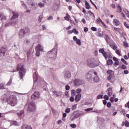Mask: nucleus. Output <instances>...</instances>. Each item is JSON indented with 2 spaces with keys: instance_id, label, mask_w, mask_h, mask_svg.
<instances>
[{
  "instance_id": "nucleus-6",
  "label": "nucleus",
  "mask_w": 129,
  "mask_h": 129,
  "mask_svg": "<svg viewBox=\"0 0 129 129\" xmlns=\"http://www.w3.org/2000/svg\"><path fill=\"white\" fill-rule=\"evenodd\" d=\"M97 73L94 71H90L88 73L86 74V78L87 79H90L92 78V76H94V75H96Z\"/></svg>"
},
{
  "instance_id": "nucleus-35",
  "label": "nucleus",
  "mask_w": 129,
  "mask_h": 129,
  "mask_svg": "<svg viewBox=\"0 0 129 129\" xmlns=\"http://www.w3.org/2000/svg\"><path fill=\"white\" fill-rule=\"evenodd\" d=\"M35 50H36V56L37 57H39L40 55H41V53H40V52H41V51L38 50L37 49H35Z\"/></svg>"
},
{
  "instance_id": "nucleus-54",
  "label": "nucleus",
  "mask_w": 129,
  "mask_h": 129,
  "mask_svg": "<svg viewBox=\"0 0 129 129\" xmlns=\"http://www.w3.org/2000/svg\"><path fill=\"white\" fill-rule=\"evenodd\" d=\"M25 44H26L27 45H29L30 44V40L29 39H26L24 41Z\"/></svg>"
},
{
  "instance_id": "nucleus-55",
  "label": "nucleus",
  "mask_w": 129,
  "mask_h": 129,
  "mask_svg": "<svg viewBox=\"0 0 129 129\" xmlns=\"http://www.w3.org/2000/svg\"><path fill=\"white\" fill-rule=\"evenodd\" d=\"M81 91H82L81 89L79 88L76 90V92L78 94H79L80 92H81Z\"/></svg>"
},
{
  "instance_id": "nucleus-34",
  "label": "nucleus",
  "mask_w": 129,
  "mask_h": 129,
  "mask_svg": "<svg viewBox=\"0 0 129 129\" xmlns=\"http://www.w3.org/2000/svg\"><path fill=\"white\" fill-rule=\"evenodd\" d=\"M32 56V52H31V51H28L27 52V58L28 59L30 58V57Z\"/></svg>"
},
{
  "instance_id": "nucleus-32",
  "label": "nucleus",
  "mask_w": 129,
  "mask_h": 129,
  "mask_svg": "<svg viewBox=\"0 0 129 129\" xmlns=\"http://www.w3.org/2000/svg\"><path fill=\"white\" fill-rule=\"evenodd\" d=\"M12 82H13V78L12 77H11L10 78V80L7 84V86H10V85H11L12 84Z\"/></svg>"
},
{
  "instance_id": "nucleus-9",
  "label": "nucleus",
  "mask_w": 129,
  "mask_h": 129,
  "mask_svg": "<svg viewBox=\"0 0 129 129\" xmlns=\"http://www.w3.org/2000/svg\"><path fill=\"white\" fill-rule=\"evenodd\" d=\"M63 77L65 79H69V78H71L72 75L70 71L67 70L63 72Z\"/></svg>"
},
{
  "instance_id": "nucleus-40",
  "label": "nucleus",
  "mask_w": 129,
  "mask_h": 129,
  "mask_svg": "<svg viewBox=\"0 0 129 129\" xmlns=\"http://www.w3.org/2000/svg\"><path fill=\"white\" fill-rule=\"evenodd\" d=\"M27 3L28 5H33V4H34V0H28Z\"/></svg>"
},
{
  "instance_id": "nucleus-62",
  "label": "nucleus",
  "mask_w": 129,
  "mask_h": 129,
  "mask_svg": "<svg viewBox=\"0 0 129 129\" xmlns=\"http://www.w3.org/2000/svg\"><path fill=\"white\" fill-rule=\"evenodd\" d=\"M70 89V85H67L66 86V90H69Z\"/></svg>"
},
{
  "instance_id": "nucleus-4",
  "label": "nucleus",
  "mask_w": 129,
  "mask_h": 129,
  "mask_svg": "<svg viewBox=\"0 0 129 129\" xmlns=\"http://www.w3.org/2000/svg\"><path fill=\"white\" fill-rule=\"evenodd\" d=\"M108 73L109 76L108 77V80L110 81L111 83H113L114 82V72L111 70H108Z\"/></svg>"
},
{
  "instance_id": "nucleus-8",
  "label": "nucleus",
  "mask_w": 129,
  "mask_h": 129,
  "mask_svg": "<svg viewBox=\"0 0 129 129\" xmlns=\"http://www.w3.org/2000/svg\"><path fill=\"white\" fill-rule=\"evenodd\" d=\"M87 64L90 67H95V60L94 58H89L87 60Z\"/></svg>"
},
{
  "instance_id": "nucleus-58",
  "label": "nucleus",
  "mask_w": 129,
  "mask_h": 129,
  "mask_svg": "<svg viewBox=\"0 0 129 129\" xmlns=\"http://www.w3.org/2000/svg\"><path fill=\"white\" fill-rule=\"evenodd\" d=\"M70 100L71 102H73V101H74V100H75V99L74 98V97H71L70 98Z\"/></svg>"
},
{
  "instance_id": "nucleus-5",
  "label": "nucleus",
  "mask_w": 129,
  "mask_h": 129,
  "mask_svg": "<svg viewBox=\"0 0 129 129\" xmlns=\"http://www.w3.org/2000/svg\"><path fill=\"white\" fill-rule=\"evenodd\" d=\"M27 110L28 111H35L36 110V105L33 102L28 103Z\"/></svg>"
},
{
  "instance_id": "nucleus-41",
  "label": "nucleus",
  "mask_w": 129,
  "mask_h": 129,
  "mask_svg": "<svg viewBox=\"0 0 129 129\" xmlns=\"http://www.w3.org/2000/svg\"><path fill=\"white\" fill-rule=\"evenodd\" d=\"M97 22L98 24L100 23H101V24H103V22L102 21V20H101L100 18H98V19H97Z\"/></svg>"
},
{
  "instance_id": "nucleus-20",
  "label": "nucleus",
  "mask_w": 129,
  "mask_h": 129,
  "mask_svg": "<svg viewBox=\"0 0 129 129\" xmlns=\"http://www.w3.org/2000/svg\"><path fill=\"white\" fill-rule=\"evenodd\" d=\"M82 115V113H78L77 115H75L73 117H72L71 118L72 121H73V120H75L76 118H77V117H79V116H80V115Z\"/></svg>"
},
{
  "instance_id": "nucleus-46",
  "label": "nucleus",
  "mask_w": 129,
  "mask_h": 129,
  "mask_svg": "<svg viewBox=\"0 0 129 129\" xmlns=\"http://www.w3.org/2000/svg\"><path fill=\"white\" fill-rule=\"evenodd\" d=\"M93 110V108L91 107L87 109H85V111H87V112L91 111V110Z\"/></svg>"
},
{
  "instance_id": "nucleus-37",
  "label": "nucleus",
  "mask_w": 129,
  "mask_h": 129,
  "mask_svg": "<svg viewBox=\"0 0 129 129\" xmlns=\"http://www.w3.org/2000/svg\"><path fill=\"white\" fill-rule=\"evenodd\" d=\"M31 6H32V8L33 9V10H36V9H37V8H38V6H37V5H36L34 3L31 4Z\"/></svg>"
},
{
  "instance_id": "nucleus-21",
  "label": "nucleus",
  "mask_w": 129,
  "mask_h": 129,
  "mask_svg": "<svg viewBox=\"0 0 129 129\" xmlns=\"http://www.w3.org/2000/svg\"><path fill=\"white\" fill-rule=\"evenodd\" d=\"M81 99V94H78L75 97V101L78 102Z\"/></svg>"
},
{
  "instance_id": "nucleus-49",
  "label": "nucleus",
  "mask_w": 129,
  "mask_h": 129,
  "mask_svg": "<svg viewBox=\"0 0 129 129\" xmlns=\"http://www.w3.org/2000/svg\"><path fill=\"white\" fill-rule=\"evenodd\" d=\"M124 124H125V126L126 127H129V122L128 121H125L124 122Z\"/></svg>"
},
{
  "instance_id": "nucleus-59",
  "label": "nucleus",
  "mask_w": 129,
  "mask_h": 129,
  "mask_svg": "<svg viewBox=\"0 0 129 129\" xmlns=\"http://www.w3.org/2000/svg\"><path fill=\"white\" fill-rule=\"evenodd\" d=\"M73 33H74V34H78V31H77V30H76V29H75V28H74L73 30Z\"/></svg>"
},
{
  "instance_id": "nucleus-42",
  "label": "nucleus",
  "mask_w": 129,
  "mask_h": 129,
  "mask_svg": "<svg viewBox=\"0 0 129 129\" xmlns=\"http://www.w3.org/2000/svg\"><path fill=\"white\" fill-rule=\"evenodd\" d=\"M99 52L100 53H102V55H103V54H104L105 51H104V48H102V49H100L99 50Z\"/></svg>"
},
{
  "instance_id": "nucleus-30",
  "label": "nucleus",
  "mask_w": 129,
  "mask_h": 129,
  "mask_svg": "<svg viewBox=\"0 0 129 129\" xmlns=\"http://www.w3.org/2000/svg\"><path fill=\"white\" fill-rule=\"evenodd\" d=\"M11 124H12L13 125H17L18 126H19V125H20V124L18 123V122H17V121H13L11 122Z\"/></svg>"
},
{
  "instance_id": "nucleus-25",
  "label": "nucleus",
  "mask_w": 129,
  "mask_h": 129,
  "mask_svg": "<svg viewBox=\"0 0 129 129\" xmlns=\"http://www.w3.org/2000/svg\"><path fill=\"white\" fill-rule=\"evenodd\" d=\"M105 40L106 41L107 43L109 44L110 43V38H109V36L107 35H105Z\"/></svg>"
},
{
  "instance_id": "nucleus-56",
  "label": "nucleus",
  "mask_w": 129,
  "mask_h": 129,
  "mask_svg": "<svg viewBox=\"0 0 129 129\" xmlns=\"http://www.w3.org/2000/svg\"><path fill=\"white\" fill-rule=\"evenodd\" d=\"M91 30H92V31H93V32H96V31H97V28H96V27H92L91 28Z\"/></svg>"
},
{
  "instance_id": "nucleus-44",
  "label": "nucleus",
  "mask_w": 129,
  "mask_h": 129,
  "mask_svg": "<svg viewBox=\"0 0 129 129\" xmlns=\"http://www.w3.org/2000/svg\"><path fill=\"white\" fill-rule=\"evenodd\" d=\"M76 43L77 44V45H78V46H81V41L80 40V39H78L76 41Z\"/></svg>"
},
{
  "instance_id": "nucleus-3",
  "label": "nucleus",
  "mask_w": 129,
  "mask_h": 129,
  "mask_svg": "<svg viewBox=\"0 0 129 129\" xmlns=\"http://www.w3.org/2000/svg\"><path fill=\"white\" fill-rule=\"evenodd\" d=\"M25 34H30V28H29V27H25L20 30L19 36L20 39L24 38Z\"/></svg>"
},
{
  "instance_id": "nucleus-45",
  "label": "nucleus",
  "mask_w": 129,
  "mask_h": 129,
  "mask_svg": "<svg viewBox=\"0 0 129 129\" xmlns=\"http://www.w3.org/2000/svg\"><path fill=\"white\" fill-rule=\"evenodd\" d=\"M70 111H71V109L70 108H67L66 109L65 112H66V113H69Z\"/></svg>"
},
{
  "instance_id": "nucleus-31",
  "label": "nucleus",
  "mask_w": 129,
  "mask_h": 129,
  "mask_svg": "<svg viewBox=\"0 0 129 129\" xmlns=\"http://www.w3.org/2000/svg\"><path fill=\"white\" fill-rule=\"evenodd\" d=\"M18 116H24V111H20V112L17 113Z\"/></svg>"
},
{
  "instance_id": "nucleus-1",
  "label": "nucleus",
  "mask_w": 129,
  "mask_h": 129,
  "mask_svg": "<svg viewBox=\"0 0 129 129\" xmlns=\"http://www.w3.org/2000/svg\"><path fill=\"white\" fill-rule=\"evenodd\" d=\"M19 70L20 78V79H23L24 76H25V73H26V69L24 68V66H22L21 63H19L17 65V71H19Z\"/></svg>"
},
{
  "instance_id": "nucleus-50",
  "label": "nucleus",
  "mask_w": 129,
  "mask_h": 129,
  "mask_svg": "<svg viewBox=\"0 0 129 129\" xmlns=\"http://www.w3.org/2000/svg\"><path fill=\"white\" fill-rule=\"evenodd\" d=\"M121 61H122V62H123V63L125 64V65H127L128 63L124 59L122 58L121 59Z\"/></svg>"
},
{
  "instance_id": "nucleus-27",
  "label": "nucleus",
  "mask_w": 129,
  "mask_h": 129,
  "mask_svg": "<svg viewBox=\"0 0 129 129\" xmlns=\"http://www.w3.org/2000/svg\"><path fill=\"white\" fill-rule=\"evenodd\" d=\"M22 129H32V127H31V126L24 124L22 125Z\"/></svg>"
},
{
  "instance_id": "nucleus-14",
  "label": "nucleus",
  "mask_w": 129,
  "mask_h": 129,
  "mask_svg": "<svg viewBox=\"0 0 129 129\" xmlns=\"http://www.w3.org/2000/svg\"><path fill=\"white\" fill-rule=\"evenodd\" d=\"M33 71H34V73L33 77L34 83L35 84V83L37 82V80H38V75H37V71H36V70H34Z\"/></svg>"
},
{
  "instance_id": "nucleus-18",
  "label": "nucleus",
  "mask_w": 129,
  "mask_h": 129,
  "mask_svg": "<svg viewBox=\"0 0 129 129\" xmlns=\"http://www.w3.org/2000/svg\"><path fill=\"white\" fill-rule=\"evenodd\" d=\"M16 24H17V22H8V23L5 24V27H10V26H12H12H15V25H16Z\"/></svg>"
},
{
  "instance_id": "nucleus-36",
  "label": "nucleus",
  "mask_w": 129,
  "mask_h": 129,
  "mask_svg": "<svg viewBox=\"0 0 129 129\" xmlns=\"http://www.w3.org/2000/svg\"><path fill=\"white\" fill-rule=\"evenodd\" d=\"M113 62H112V60L111 59H108L107 60V65H112Z\"/></svg>"
},
{
  "instance_id": "nucleus-61",
  "label": "nucleus",
  "mask_w": 129,
  "mask_h": 129,
  "mask_svg": "<svg viewBox=\"0 0 129 129\" xmlns=\"http://www.w3.org/2000/svg\"><path fill=\"white\" fill-rule=\"evenodd\" d=\"M110 7L111 8H112V9H115L116 8L115 4H111Z\"/></svg>"
},
{
  "instance_id": "nucleus-13",
  "label": "nucleus",
  "mask_w": 129,
  "mask_h": 129,
  "mask_svg": "<svg viewBox=\"0 0 129 129\" xmlns=\"http://www.w3.org/2000/svg\"><path fill=\"white\" fill-rule=\"evenodd\" d=\"M35 50L40 51V52H43L44 51V47L43 46V45H41V44H38L35 47Z\"/></svg>"
},
{
  "instance_id": "nucleus-23",
  "label": "nucleus",
  "mask_w": 129,
  "mask_h": 129,
  "mask_svg": "<svg viewBox=\"0 0 129 129\" xmlns=\"http://www.w3.org/2000/svg\"><path fill=\"white\" fill-rule=\"evenodd\" d=\"M117 7V13H121L122 12V9L119 4L116 5Z\"/></svg>"
},
{
  "instance_id": "nucleus-63",
  "label": "nucleus",
  "mask_w": 129,
  "mask_h": 129,
  "mask_svg": "<svg viewBox=\"0 0 129 129\" xmlns=\"http://www.w3.org/2000/svg\"><path fill=\"white\" fill-rule=\"evenodd\" d=\"M5 88V86H4V84H0V89H4Z\"/></svg>"
},
{
  "instance_id": "nucleus-7",
  "label": "nucleus",
  "mask_w": 129,
  "mask_h": 129,
  "mask_svg": "<svg viewBox=\"0 0 129 129\" xmlns=\"http://www.w3.org/2000/svg\"><path fill=\"white\" fill-rule=\"evenodd\" d=\"M31 98L33 99V100H38V99L40 98V93L38 91L35 92L31 95Z\"/></svg>"
},
{
  "instance_id": "nucleus-17",
  "label": "nucleus",
  "mask_w": 129,
  "mask_h": 129,
  "mask_svg": "<svg viewBox=\"0 0 129 129\" xmlns=\"http://www.w3.org/2000/svg\"><path fill=\"white\" fill-rule=\"evenodd\" d=\"M12 14L13 16L11 19L12 21H13V20H15V19H17V18H19V14H18L17 12H13Z\"/></svg>"
},
{
  "instance_id": "nucleus-64",
  "label": "nucleus",
  "mask_w": 129,
  "mask_h": 129,
  "mask_svg": "<svg viewBox=\"0 0 129 129\" xmlns=\"http://www.w3.org/2000/svg\"><path fill=\"white\" fill-rule=\"evenodd\" d=\"M125 107H128L129 109V101L125 105Z\"/></svg>"
},
{
  "instance_id": "nucleus-22",
  "label": "nucleus",
  "mask_w": 129,
  "mask_h": 129,
  "mask_svg": "<svg viewBox=\"0 0 129 129\" xmlns=\"http://www.w3.org/2000/svg\"><path fill=\"white\" fill-rule=\"evenodd\" d=\"M113 23L114 25V26H119V24H120V22H119V21L116 19H114L113 20Z\"/></svg>"
},
{
  "instance_id": "nucleus-12",
  "label": "nucleus",
  "mask_w": 129,
  "mask_h": 129,
  "mask_svg": "<svg viewBox=\"0 0 129 129\" xmlns=\"http://www.w3.org/2000/svg\"><path fill=\"white\" fill-rule=\"evenodd\" d=\"M103 56L104 57L106 60H107V59H111L112 57L109 52L106 51H105V53H103Z\"/></svg>"
},
{
  "instance_id": "nucleus-39",
  "label": "nucleus",
  "mask_w": 129,
  "mask_h": 129,
  "mask_svg": "<svg viewBox=\"0 0 129 129\" xmlns=\"http://www.w3.org/2000/svg\"><path fill=\"white\" fill-rule=\"evenodd\" d=\"M38 6L39 8H43V7H45V4L40 2L38 3Z\"/></svg>"
},
{
  "instance_id": "nucleus-11",
  "label": "nucleus",
  "mask_w": 129,
  "mask_h": 129,
  "mask_svg": "<svg viewBox=\"0 0 129 129\" xmlns=\"http://www.w3.org/2000/svg\"><path fill=\"white\" fill-rule=\"evenodd\" d=\"M6 52H7V48L5 47H1L0 49V54H1V58H3V57H5Z\"/></svg>"
},
{
  "instance_id": "nucleus-19",
  "label": "nucleus",
  "mask_w": 129,
  "mask_h": 129,
  "mask_svg": "<svg viewBox=\"0 0 129 129\" xmlns=\"http://www.w3.org/2000/svg\"><path fill=\"white\" fill-rule=\"evenodd\" d=\"M55 55L57 54V50L55 49H52L50 51L47 52V55H50V54L52 55V54H55Z\"/></svg>"
},
{
  "instance_id": "nucleus-10",
  "label": "nucleus",
  "mask_w": 129,
  "mask_h": 129,
  "mask_svg": "<svg viewBox=\"0 0 129 129\" xmlns=\"http://www.w3.org/2000/svg\"><path fill=\"white\" fill-rule=\"evenodd\" d=\"M74 84L76 86H80V85L84 84V82L79 79H76L75 80Z\"/></svg>"
},
{
  "instance_id": "nucleus-2",
  "label": "nucleus",
  "mask_w": 129,
  "mask_h": 129,
  "mask_svg": "<svg viewBox=\"0 0 129 129\" xmlns=\"http://www.w3.org/2000/svg\"><path fill=\"white\" fill-rule=\"evenodd\" d=\"M17 97L11 95L7 98V102L11 106H15L17 103Z\"/></svg>"
},
{
  "instance_id": "nucleus-16",
  "label": "nucleus",
  "mask_w": 129,
  "mask_h": 129,
  "mask_svg": "<svg viewBox=\"0 0 129 129\" xmlns=\"http://www.w3.org/2000/svg\"><path fill=\"white\" fill-rule=\"evenodd\" d=\"M6 20H7V18L5 16V14L2 13H0V21L4 22Z\"/></svg>"
},
{
  "instance_id": "nucleus-28",
  "label": "nucleus",
  "mask_w": 129,
  "mask_h": 129,
  "mask_svg": "<svg viewBox=\"0 0 129 129\" xmlns=\"http://www.w3.org/2000/svg\"><path fill=\"white\" fill-rule=\"evenodd\" d=\"M85 4L86 6V9H87V10H89V9L91 8V7H90V5H89V3H88L87 1L85 2Z\"/></svg>"
},
{
  "instance_id": "nucleus-38",
  "label": "nucleus",
  "mask_w": 129,
  "mask_h": 129,
  "mask_svg": "<svg viewBox=\"0 0 129 129\" xmlns=\"http://www.w3.org/2000/svg\"><path fill=\"white\" fill-rule=\"evenodd\" d=\"M71 95L73 96H75V95H76V91L74 90H72L71 91Z\"/></svg>"
},
{
  "instance_id": "nucleus-52",
  "label": "nucleus",
  "mask_w": 129,
  "mask_h": 129,
  "mask_svg": "<svg viewBox=\"0 0 129 129\" xmlns=\"http://www.w3.org/2000/svg\"><path fill=\"white\" fill-rule=\"evenodd\" d=\"M114 31H115V32H117L118 33H119V32H120V28H114Z\"/></svg>"
},
{
  "instance_id": "nucleus-33",
  "label": "nucleus",
  "mask_w": 129,
  "mask_h": 129,
  "mask_svg": "<svg viewBox=\"0 0 129 129\" xmlns=\"http://www.w3.org/2000/svg\"><path fill=\"white\" fill-rule=\"evenodd\" d=\"M54 7L55 8V10H58L59 9V8H60V4H55L54 5Z\"/></svg>"
},
{
  "instance_id": "nucleus-43",
  "label": "nucleus",
  "mask_w": 129,
  "mask_h": 129,
  "mask_svg": "<svg viewBox=\"0 0 129 129\" xmlns=\"http://www.w3.org/2000/svg\"><path fill=\"white\" fill-rule=\"evenodd\" d=\"M76 108H77V104L73 105L72 106V110H75V109H76Z\"/></svg>"
},
{
  "instance_id": "nucleus-26",
  "label": "nucleus",
  "mask_w": 129,
  "mask_h": 129,
  "mask_svg": "<svg viewBox=\"0 0 129 129\" xmlns=\"http://www.w3.org/2000/svg\"><path fill=\"white\" fill-rule=\"evenodd\" d=\"M108 95L111 96L112 95V89L111 88H108Z\"/></svg>"
},
{
  "instance_id": "nucleus-48",
  "label": "nucleus",
  "mask_w": 129,
  "mask_h": 129,
  "mask_svg": "<svg viewBox=\"0 0 129 129\" xmlns=\"http://www.w3.org/2000/svg\"><path fill=\"white\" fill-rule=\"evenodd\" d=\"M97 36H98V37L103 38V35H102V34H101V33H100L99 32H97Z\"/></svg>"
},
{
  "instance_id": "nucleus-15",
  "label": "nucleus",
  "mask_w": 129,
  "mask_h": 129,
  "mask_svg": "<svg viewBox=\"0 0 129 129\" xmlns=\"http://www.w3.org/2000/svg\"><path fill=\"white\" fill-rule=\"evenodd\" d=\"M14 47H15L14 49H15V51H17V52H18L19 53H20V52H21L20 45H19L16 43H14Z\"/></svg>"
},
{
  "instance_id": "nucleus-60",
  "label": "nucleus",
  "mask_w": 129,
  "mask_h": 129,
  "mask_svg": "<svg viewBox=\"0 0 129 129\" xmlns=\"http://www.w3.org/2000/svg\"><path fill=\"white\" fill-rule=\"evenodd\" d=\"M120 15L124 20L125 19V16L124 15L123 12H121Z\"/></svg>"
},
{
  "instance_id": "nucleus-29",
  "label": "nucleus",
  "mask_w": 129,
  "mask_h": 129,
  "mask_svg": "<svg viewBox=\"0 0 129 129\" xmlns=\"http://www.w3.org/2000/svg\"><path fill=\"white\" fill-rule=\"evenodd\" d=\"M97 75V74H96V75H94V81L95 82H98V81H99V78H98Z\"/></svg>"
},
{
  "instance_id": "nucleus-24",
  "label": "nucleus",
  "mask_w": 129,
  "mask_h": 129,
  "mask_svg": "<svg viewBox=\"0 0 129 129\" xmlns=\"http://www.w3.org/2000/svg\"><path fill=\"white\" fill-rule=\"evenodd\" d=\"M53 93L56 96H62V93L60 91H53Z\"/></svg>"
},
{
  "instance_id": "nucleus-51",
  "label": "nucleus",
  "mask_w": 129,
  "mask_h": 129,
  "mask_svg": "<svg viewBox=\"0 0 129 129\" xmlns=\"http://www.w3.org/2000/svg\"><path fill=\"white\" fill-rule=\"evenodd\" d=\"M42 19H43V16L40 15L38 17V22H42Z\"/></svg>"
},
{
  "instance_id": "nucleus-57",
  "label": "nucleus",
  "mask_w": 129,
  "mask_h": 129,
  "mask_svg": "<svg viewBox=\"0 0 129 129\" xmlns=\"http://www.w3.org/2000/svg\"><path fill=\"white\" fill-rule=\"evenodd\" d=\"M70 126H71V127H73V128H76V124H75V123L71 124L70 125Z\"/></svg>"
},
{
  "instance_id": "nucleus-53",
  "label": "nucleus",
  "mask_w": 129,
  "mask_h": 129,
  "mask_svg": "<svg viewBox=\"0 0 129 129\" xmlns=\"http://www.w3.org/2000/svg\"><path fill=\"white\" fill-rule=\"evenodd\" d=\"M101 98H103V96L101 94L98 95L97 97V99H100Z\"/></svg>"
},
{
  "instance_id": "nucleus-47",
  "label": "nucleus",
  "mask_w": 129,
  "mask_h": 129,
  "mask_svg": "<svg viewBox=\"0 0 129 129\" xmlns=\"http://www.w3.org/2000/svg\"><path fill=\"white\" fill-rule=\"evenodd\" d=\"M21 3L23 7L24 8V9H28V7L26 5V4H25V3H24V2L21 1Z\"/></svg>"
}]
</instances>
